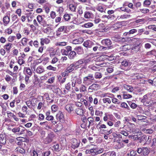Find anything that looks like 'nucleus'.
<instances>
[{
  "instance_id": "f257e3e1",
  "label": "nucleus",
  "mask_w": 156,
  "mask_h": 156,
  "mask_svg": "<svg viewBox=\"0 0 156 156\" xmlns=\"http://www.w3.org/2000/svg\"><path fill=\"white\" fill-rule=\"evenodd\" d=\"M94 80V77L93 74H90L87 76L83 77V83L86 86H88L93 83V81Z\"/></svg>"
},
{
  "instance_id": "f03ea898",
  "label": "nucleus",
  "mask_w": 156,
  "mask_h": 156,
  "mask_svg": "<svg viewBox=\"0 0 156 156\" xmlns=\"http://www.w3.org/2000/svg\"><path fill=\"white\" fill-rule=\"evenodd\" d=\"M26 129L22 126H20L12 129V131L15 133L20 135L25 133Z\"/></svg>"
},
{
  "instance_id": "7ed1b4c3",
  "label": "nucleus",
  "mask_w": 156,
  "mask_h": 156,
  "mask_svg": "<svg viewBox=\"0 0 156 156\" xmlns=\"http://www.w3.org/2000/svg\"><path fill=\"white\" fill-rule=\"evenodd\" d=\"M55 137V135L53 132L48 133L47 137L44 139L43 142L45 144H48L51 142Z\"/></svg>"
},
{
  "instance_id": "20e7f679",
  "label": "nucleus",
  "mask_w": 156,
  "mask_h": 156,
  "mask_svg": "<svg viewBox=\"0 0 156 156\" xmlns=\"http://www.w3.org/2000/svg\"><path fill=\"white\" fill-rule=\"evenodd\" d=\"M80 141L75 138H73L72 140L71 147L73 149L78 148L80 145Z\"/></svg>"
},
{
  "instance_id": "39448f33",
  "label": "nucleus",
  "mask_w": 156,
  "mask_h": 156,
  "mask_svg": "<svg viewBox=\"0 0 156 156\" xmlns=\"http://www.w3.org/2000/svg\"><path fill=\"white\" fill-rule=\"evenodd\" d=\"M72 50V47L70 46H67L65 47V49H62L61 52L63 55H68L69 52Z\"/></svg>"
},
{
  "instance_id": "423d86ee",
  "label": "nucleus",
  "mask_w": 156,
  "mask_h": 156,
  "mask_svg": "<svg viewBox=\"0 0 156 156\" xmlns=\"http://www.w3.org/2000/svg\"><path fill=\"white\" fill-rule=\"evenodd\" d=\"M37 20L38 23L44 27L49 26L45 21H43V17L41 16L38 15L37 17Z\"/></svg>"
},
{
  "instance_id": "0eeeda50",
  "label": "nucleus",
  "mask_w": 156,
  "mask_h": 156,
  "mask_svg": "<svg viewBox=\"0 0 156 156\" xmlns=\"http://www.w3.org/2000/svg\"><path fill=\"white\" fill-rule=\"evenodd\" d=\"M131 63L129 60L128 59H125L121 62L122 65L124 67H128L127 70L129 69V67L131 66Z\"/></svg>"
},
{
  "instance_id": "6e6552de",
  "label": "nucleus",
  "mask_w": 156,
  "mask_h": 156,
  "mask_svg": "<svg viewBox=\"0 0 156 156\" xmlns=\"http://www.w3.org/2000/svg\"><path fill=\"white\" fill-rule=\"evenodd\" d=\"M7 117L9 119H12L13 118L15 121L17 122L19 120L18 119L13 113L10 112L9 111H7Z\"/></svg>"
},
{
  "instance_id": "1a4fd4ad",
  "label": "nucleus",
  "mask_w": 156,
  "mask_h": 156,
  "mask_svg": "<svg viewBox=\"0 0 156 156\" xmlns=\"http://www.w3.org/2000/svg\"><path fill=\"white\" fill-rule=\"evenodd\" d=\"M83 45L87 48H91L94 45V43L90 40H87L83 43Z\"/></svg>"
},
{
  "instance_id": "9d476101",
  "label": "nucleus",
  "mask_w": 156,
  "mask_h": 156,
  "mask_svg": "<svg viewBox=\"0 0 156 156\" xmlns=\"http://www.w3.org/2000/svg\"><path fill=\"white\" fill-rule=\"evenodd\" d=\"M56 118L57 120H59L60 122L63 121L64 119V115L62 112L59 111L56 115Z\"/></svg>"
},
{
  "instance_id": "9b49d317",
  "label": "nucleus",
  "mask_w": 156,
  "mask_h": 156,
  "mask_svg": "<svg viewBox=\"0 0 156 156\" xmlns=\"http://www.w3.org/2000/svg\"><path fill=\"white\" fill-rule=\"evenodd\" d=\"M101 43L103 45L108 46V47L112 44V42L110 39H107L103 40L101 41Z\"/></svg>"
},
{
  "instance_id": "f8f14e48",
  "label": "nucleus",
  "mask_w": 156,
  "mask_h": 156,
  "mask_svg": "<svg viewBox=\"0 0 156 156\" xmlns=\"http://www.w3.org/2000/svg\"><path fill=\"white\" fill-rule=\"evenodd\" d=\"M76 69L74 63L70 64L66 69V72L68 73H71L75 69Z\"/></svg>"
},
{
  "instance_id": "ddd939ff",
  "label": "nucleus",
  "mask_w": 156,
  "mask_h": 156,
  "mask_svg": "<svg viewBox=\"0 0 156 156\" xmlns=\"http://www.w3.org/2000/svg\"><path fill=\"white\" fill-rule=\"evenodd\" d=\"M69 58L71 59H74L76 56V53L74 51H71L69 52L68 55Z\"/></svg>"
},
{
  "instance_id": "4468645a",
  "label": "nucleus",
  "mask_w": 156,
  "mask_h": 156,
  "mask_svg": "<svg viewBox=\"0 0 156 156\" xmlns=\"http://www.w3.org/2000/svg\"><path fill=\"white\" fill-rule=\"evenodd\" d=\"M45 71L44 67L41 66H38L36 69V72L38 74H41Z\"/></svg>"
},
{
  "instance_id": "2eb2a0df",
  "label": "nucleus",
  "mask_w": 156,
  "mask_h": 156,
  "mask_svg": "<svg viewBox=\"0 0 156 156\" xmlns=\"http://www.w3.org/2000/svg\"><path fill=\"white\" fill-rule=\"evenodd\" d=\"M10 21V17L8 16H4L3 19V22L4 26H6L9 23Z\"/></svg>"
},
{
  "instance_id": "dca6fc26",
  "label": "nucleus",
  "mask_w": 156,
  "mask_h": 156,
  "mask_svg": "<svg viewBox=\"0 0 156 156\" xmlns=\"http://www.w3.org/2000/svg\"><path fill=\"white\" fill-rule=\"evenodd\" d=\"M74 63L76 69L80 67L81 65L83 64V62L82 59H81L75 62H74Z\"/></svg>"
},
{
  "instance_id": "f3484780",
  "label": "nucleus",
  "mask_w": 156,
  "mask_h": 156,
  "mask_svg": "<svg viewBox=\"0 0 156 156\" xmlns=\"http://www.w3.org/2000/svg\"><path fill=\"white\" fill-rule=\"evenodd\" d=\"M98 85L94 83L89 87L88 90L90 92H92L93 90H97L98 88Z\"/></svg>"
},
{
  "instance_id": "a211bd4d",
  "label": "nucleus",
  "mask_w": 156,
  "mask_h": 156,
  "mask_svg": "<svg viewBox=\"0 0 156 156\" xmlns=\"http://www.w3.org/2000/svg\"><path fill=\"white\" fill-rule=\"evenodd\" d=\"M49 123L48 122L46 121L44 122H41L40 123V125L42 126V127L45 129L48 130L51 128L50 126H49Z\"/></svg>"
},
{
  "instance_id": "6ab92c4d",
  "label": "nucleus",
  "mask_w": 156,
  "mask_h": 156,
  "mask_svg": "<svg viewBox=\"0 0 156 156\" xmlns=\"http://www.w3.org/2000/svg\"><path fill=\"white\" fill-rule=\"evenodd\" d=\"M76 113L78 115H83L85 112V111L82 108H77L75 110Z\"/></svg>"
},
{
  "instance_id": "aec40b11",
  "label": "nucleus",
  "mask_w": 156,
  "mask_h": 156,
  "mask_svg": "<svg viewBox=\"0 0 156 156\" xmlns=\"http://www.w3.org/2000/svg\"><path fill=\"white\" fill-rule=\"evenodd\" d=\"M12 43H8L3 46V48L7 52H9L12 48Z\"/></svg>"
},
{
  "instance_id": "412c9836",
  "label": "nucleus",
  "mask_w": 156,
  "mask_h": 156,
  "mask_svg": "<svg viewBox=\"0 0 156 156\" xmlns=\"http://www.w3.org/2000/svg\"><path fill=\"white\" fill-rule=\"evenodd\" d=\"M74 50L76 51L77 53L79 55L82 54L83 53V50L80 46L76 47L74 48Z\"/></svg>"
},
{
  "instance_id": "4be33fe9",
  "label": "nucleus",
  "mask_w": 156,
  "mask_h": 156,
  "mask_svg": "<svg viewBox=\"0 0 156 156\" xmlns=\"http://www.w3.org/2000/svg\"><path fill=\"white\" fill-rule=\"evenodd\" d=\"M50 41V40L48 38H41V44L42 46H43L44 44H49Z\"/></svg>"
},
{
  "instance_id": "5701e85b",
  "label": "nucleus",
  "mask_w": 156,
  "mask_h": 156,
  "mask_svg": "<svg viewBox=\"0 0 156 156\" xmlns=\"http://www.w3.org/2000/svg\"><path fill=\"white\" fill-rule=\"evenodd\" d=\"M25 73L27 74L29 76H31L32 75V72L31 69L29 67H24L23 70Z\"/></svg>"
},
{
  "instance_id": "b1692460",
  "label": "nucleus",
  "mask_w": 156,
  "mask_h": 156,
  "mask_svg": "<svg viewBox=\"0 0 156 156\" xmlns=\"http://www.w3.org/2000/svg\"><path fill=\"white\" fill-rule=\"evenodd\" d=\"M123 87L124 89L129 92H133V87L131 86L124 84Z\"/></svg>"
},
{
  "instance_id": "393cba45",
  "label": "nucleus",
  "mask_w": 156,
  "mask_h": 156,
  "mask_svg": "<svg viewBox=\"0 0 156 156\" xmlns=\"http://www.w3.org/2000/svg\"><path fill=\"white\" fill-rule=\"evenodd\" d=\"M73 105L72 104H69L67 105L65 107L66 110L69 113H70L73 110Z\"/></svg>"
},
{
  "instance_id": "a878e982",
  "label": "nucleus",
  "mask_w": 156,
  "mask_h": 156,
  "mask_svg": "<svg viewBox=\"0 0 156 156\" xmlns=\"http://www.w3.org/2000/svg\"><path fill=\"white\" fill-rule=\"evenodd\" d=\"M112 39L113 41L116 42L120 41L122 40V39H124V38H122L119 35H116L112 37Z\"/></svg>"
},
{
  "instance_id": "bb28decb",
  "label": "nucleus",
  "mask_w": 156,
  "mask_h": 156,
  "mask_svg": "<svg viewBox=\"0 0 156 156\" xmlns=\"http://www.w3.org/2000/svg\"><path fill=\"white\" fill-rule=\"evenodd\" d=\"M0 140L2 144L4 145L6 143V137L2 134H0Z\"/></svg>"
},
{
  "instance_id": "cd10ccee",
  "label": "nucleus",
  "mask_w": 156,
  "mask_h": 156,
  "mask_svg": "<svg viewBox=\"0 0 156 156\" xmlns=\"http://www.w3.org/2000/svg\"><path fill=\"white\" fill-rule=\"evenodd\" d=\"M15 150L18 153H20L21 154H24L25 152V150L20 147H17Z\"/></svg>"
},
{
  "instance_id": "c85d7f7f",
  "label": "nucleus",
  "mask_w": 156,
  "mask_h": 156,
  "mask_svg": "<svg viewBox=\"0 0 156 156\" xmlns=\"http://www.w3.org/2000/svg\"><path fill=\"white\" fill-rule=\"evenodd\" d=\"M83 42V39L79 38L73 40L72 41V43L74 44H78L81 43Z\"/></svg>"
},
{
  "instance_id": "c756f323",
  "label": "nucleus",
  "mask_w": 156,
  "mask_h": 156,
  "mask_svg": "<svg viewBox=\"0 0 156 156\" xmlns=\"http://www.w3.org/2000/svg\"><path fill=\"white\" fill-rule=\"evenodd\" d=\"M91 146H92V147L91 149L92 150L93 153L96 154H98V147L93 145H92Z\"/></svg>"
},
{
  "instance_id": "7c9ffc66",
  "label": "nucleus",
  "mask_w": 156,
  "mask_h": 156,
  "mask_svg": "<svg viewBox=\"0 0 156 156\" xmlns=\"http://www.w3.org/2000/svg\"><path fill=\"white\" fill-rule=\"evenodd\" d=\"M11 19L13 21H16L15 23H17L19 20L17 16L15 14H13L11 15Z\"/></svg>"
},
{
  "instance_id": "2f4dec72",
  "label": "nucleus",
  "mask_w": 156,
  "mask_h": 156,
  "mask_svg": "<svg viewBox=\"0 0 156 156\" xmlns=\"http://www.w3.org/2000/svg\"><path fill=\"white\" fill-rule=\"evenodd\" d=\"M118 133L125 136H127L128 135V133L125 130L122 129L121 128L118 130Z\"/></svg>"
},
{
  "instance_id": "473e14b6",
  "label": "nucleus",
  "mask_w": 156,
  "mask_h": 156,
  "mask_svg": "<svg viewBox=\"0 0 156 156\" xmlns=\"http://www.w3.org/2000/svg\"><path fill=\"white\" fill-rule=\"evenodd\" d=\"M83 62V64L85 66L87 65V64H89L91 61V59L89 58H84L82 59Z\"/></svg>"
},
{
  "instance_id": "72a5a7b5",
  "label": "nucleus",
  "mask_w": 156,
  "mask_h": 156,
  "mask_svg": "<svg viewBox=\"0 0 156 156\" xmlns=\"http://www.w3.org/2000/svg\"><path fill=\"white\" fill-rule=\"evenodd\" d=\"M149 152V150L147 147H143L142 154L144 155H147Z\"/></svg>"
},
{
  "instance_id": "f704fd0d",
  "label": "nucleus",
  "mask_w": 156,
  "mask_h": 156,
  "mask_svg": "<svg viewBox=\"0 0 156 156\" xmlns=\"http://www.w3.org/2000/svg\"><path fill=\"white\" fill-rule=\"evenodd\" d=\"M92 16V14L89 12H85L84 17L85 18L88 19L91 18Z\"/></svg>"
},
{
  "instance_id": "c9c22d12",
  "label": "nucleus",
  "mask_w": 156,
  "mask_h": 156,
  "mask_svg": "<svg viewBox=\"0 0 156 156\" xmlns=\"http://www.w3.org/2000/svg\"><path fill=\"white\" fill-rule=\"evenodd\" d=\"M75 83H76L77 84H80L82 83V80L80 77H75Z\"/></svg>"
},
{
  "instance_id": "e433bc0d",
  "label": "nucleus",
  "mask_w": 156,
  "mask_h": 156,
  "mask_svg": "<svg viewBox=\"0 0 156 156\" xmlns=\"http://www.w3.org/2000/svg\"><path fill=\"white\" fill-rule=\"evenodd\" d=\"M94 77L96 79H100L102 77V74L101 73L97 72L95 73Z\"/></svg>"
},
{
  "instance_id": "4c0bfd02",
  "label": "nucleus",
  "mask_w": 156,
  "mask_h": 156,
  "mask_svg": "<svg viewBox=\"0 0 156 156\" xmlns=\"http://www.w3.org/2000/svg\"><path fill=\"white\" fill-rule=\"evenodd\" d=\"M67 42H57L55 43V45L57 46H65L67 45Z\"/></svg>"
},
{
  "instance_id": "58836bf2",
  "label": "nucleus",
  "mask_w": 156,
  "mask_h": 156,
  "mask_svg": "<svg viewBox=\"0 0 156 156\" xmlns=\"http://www.w3.org/2000/svg\"><path fill=\"white\" fill-rule=\"evenodd\" d=\"M51 109L52 112H56L58 109V107L55 105H53L51 106Z\"/></svg>"
},
{
  "instance_id": "ea45409f",
  "label": "nucleus",
  "mask_w": 156,
  "mask_h": 156,
  "mask_svg": "<svg viewBox=\"0 0 156 156\" xmlns=\"http://www.w3.org/2000/svg\"><path fill=\"white\" fill-rule=\"evenodd\" d=\"M69 8L72 12H74L76 11V6L73 4H70L69 5Z\"/></svg>"
},
{
  "instance_id": "a19ab883",
  "label": "nucleus",
  "mask_w": 156,
  "mask_h": 156,
  "mask_svg": "<svg viewBox=\"0 0 156 156\" xmlns=\"http://www.w3.org/2000/svg\"><path fill=\"white\" fill-rule=\"evenodd\" d=\"M96 9L101 12H103L105 10V9L102 6L100 5H99L97 6Z\"/></svg>"
},
{
  "instance_id": "79ce46f5",
  "label": "nucleus",
  "mask_w": 156,
  "mask_h": 156,
  "mask_svg": "<svg viewBox=\"0 0 156 156\" xmlns=\"http://www.w3.org/2000/svg\"><path fill=\"white\" fill-rule=\"evenodd\" d=\"M80 101L83 103L86 107H88L89 106V105H90V104H89L87 100L83 99V98H81Z\"/></svg>"
},
{
  "instance_id": "37998d69",
  "label": "nucleus",
  "mask_w": 156,
  "mask_h": 156,
  "mask_svg": "<svg viewBox=\"0 0 156 156\" xmlns=\"http://www.w3.org/2000/svg\"><path fill=\"white\" fill-rule=\"evenodd\" d=\"M128 103L130 107L133 109H135L137 106V105L136 104L131 101H129Z\"/></svg>"
},
{
  "instance_id": "c03bdc74",
  "label": "nucleus",
  "mask_w": 156,
  "mask_h": 156,
  "mask_svg": "<svg viewBox=\"0 0 156 156\" xmlns=\"http://www.w3.org/2000/svg\"><path fill=\"white\" fill-rule=\"evenodd\" d=\"M67 27L65 26H61L58 29V32H62L64 30H66Z\"/></svg>"
},
{
  "instance_id": "a18cd8bd",
  "label": "nucleus",
  "mask_w": 156,
  "mask_h": 156,
  "mask_svg": "<svg viewBox=\"0 0 156 156\" xmlns=\"http://www.w3.org/2000/svg\"><path fill=\"white\" fill-rule=\"evenodd\" d=\"M121 107L122 108H126L127 109L129 110L130 108L126 103L124 102H122L121 104Z\"/></svg>"
},
{
  "instance_id": "49530a36",
  "label": "nucleus",
  "mask_w": 156,
  "mask_h": 156,
  "mask_svg": "<svg viewBox=\"0 0 156 156\" xmlns=\"http://www.w3.org/2000/svg\"><path fill=\"white\" fill-rule=\"evenodd\" d=\"M34 84H37L39 83L40 82V79L38 78L37 76L36 75H34Z\"/></svg>"
},
{
  "instance_id": "de8ad7c7",
  "label": "nucleus",
  "mask_w": 156,
  "mask_h": 156,
  "mask_svg": "<svg viewBox=\"0 0 156 156\" xmlns=\"http://www.w3.org/2000/svg\"><path fill=\"white\" fill-rule=\"evenodd\" d=\"M102 101L104 103L107 102L110 104L111 103V101L109 98H105L102 99Z\"/></svg>"
},
{
  "instance_id": "09e8293b",
  "label": "nucleus",
  "mask_w": 156,
  "mask_h": 156,
  "mask_svg": "<svg viewBox=\"0 0 156 156\" xmlns=\"http://www.w3.org/2000/svg\"><path fill=\"white\" fill-rule=\"evenodd\" d=\"M101 123V122H100L97 125V127L99 129H100V130H101V128H106V126L104 124H101V125H100V124Z\"/></svg>"
},
{
  "instance_id": "8fccbe9b",
  "label": "nucleus",
  "mask_w": 156,
  "mask_h": 156,
  "mask_svg": "<svg viewBox=\"0 0 156 156\" xmlns=\"http://www.w3.org/2000/svg\"><path fill=\"white\" fill-rule=\"evenodd\" d=\"M44 32L47 34H50L52 32V29L49 27L44 29Z\"/></svg>"
},
{
  "instance_id": "3c124183",
  "label": "nucleus",
  "mask_w": 156,
  "mask_h": 156,
  "mask_svg": "<svg viewBox=\"0 0 156 156\" xmlns=\"http://www.w3.org/2000/svg\"><path fill=\"white\" fill-rule=\"evenodd\" d=\"M156 53V51L155 50H154L148 52L147 53V55H155Z\"/></svg>"
},
{
  "instance_id": "603ef678",
  "label": "nucleus",
  "mask_w": 156,
  "mask_h": 156,
  "mask_svg": "<svg viewBox=\"0 0 156 156\" xmlns=\"http://www.w3.org/2000/svg\"><path fill=\"white\" fill-rule=\"evenodd\" d=\"M93 26V23H88L83 25L84 27L86 28H89Z\"/></svg>"
},
{
  "instance_id": "864d4df0",
  "label": "nucleus",
  "mask_w": 156,
  "mask_h": 156,
  "mask_svg": "<svg viewBox=\"0 0 156 156\" xmlns=\"http://www.w3.org/2000/svg\"><path fill=\"white\" fill-rule=\"evenodd\" d=\"M80 92H84L86 91V87L83 85H81L80 88Z\"/></svg>"
},
{
  "instance_id": "5fc2aeb1",
  "label": "nucleus",
  "mask_w": 156,
  "mask_h": 156,
  "mask_svg": "<svg viewBox=\"0 0 156 156\" xmlns=\"http://www.w3.org/2000/svg\"><path fill=\"white\" fill-rule=\"evenodd\" d=\"M47 69L48 70H52L53 71H55L56 70V68L54 67L51 65H49L47 67Z\"/></svg>"
},
{
  "instance_id": "6e6d98bb",
  "label": "nucleus",
  "mask_w": 156,
  "mask_h": 156,
  "mask_svg": "<svg viewBox=\"0 0 156 156\" xmlns=\"http://www.w3.org/2000/svg\"><path fill=\"white\" fill-rule=\"evenodd\" d=\"M15 37V36H10L8 38L7 40L9 42H12L14 40Z\"/></svg>"
},
{
  "instance_id": "4d7b16f0",
  "label": "nucleus",
  "mask_w": 156,
  "mask_h": 156,
  "mask_svg": "<svg viewBox=\"0 0 156 156\" xmlns=\"http://www.w3.org/2000/svg\"><path fill=\"white\" fill-rule=\"evenodd\" d=\"M130 16L131 15L129 14H124L120 16V18L122 19H126L129 18Z\"/></svg>"
},
{
  "instance_id": "13d9d810",
  "label": "nucleus",
  "mask_w": 156,
  "mask_h": 156,
  "mask_svg": "<svg viewBox=\"0 0 156 156\" xmlns=\"http://www.w3.org/2000/svg\"><path fill=\"white\" fill-rule=\"evenodd\" d=\"M140 11L143 13L145 14L149 12V10L147 9H140Z\"/></svg>"
},
{
  "instance_id": "bf43d9fd",
  "label": "nucleus",
  "mask_w": 156,
  "mask_h": 156,
  "mask_svg": "<svg viewBox=\"0 0 156 156\" xmlns=\"http://www.w3.org/2000/svg\"><path fill=\"white\" fill-rule=\"evenodd\" d=\"M98 67L93 65H90L88 66V68L92 70L96 71L98 69Z\"/></svg>"
},
{
  "instance_id": "052dcab7",
  "label": "nucleus",
  "mask_w": 156,
  "mask_h": 156,
  "mask_svg": "<svg viewBox=\"0 0 156 156\" xmlns=\"http://www.w3.org/2000/svg\"><path fill=\"white\" fill-rule=\"evenodd\" d=\"M51 154V152L49 151H47L43 152L42 156H48Z\"/></svg>"
},
{
  "instance_id": "680f3d73",
  "label": "nucleus",
  "mask_w": 156,
  "mask_h": 156,
  "mask_svg": "<svg viewBox=\"0 0 156 156\" xmlns=\"http://www.w3.org/2000/svg\"><path fill=\"white\" fill-rule=\"evenodd\" d=\"M64 18L66 21H68L70 19V16L68 14H65L64 16Z\"/></svg>"
},
{
  "instance_id": "e2e57ef3",
  "label": "nucleus",
  "mask_w": 156,
  "mask_h": 156,
  "mask_svg": "<svg viewBox=\"0 0 156 156\" xmlns=\"http://www.w3.org/2000/svg\"><path fill=\"white\" fill-rule=\"evenodd\" d=\"M59 145L58 144H56L53 146V147L55 151H59Z\"/></svg>"
},
{
  "instance_id": "0e129e2a",
  "label": "nucleus",
  "mask_w": 156,
  "mask_h": 156,
  "mask_svg": "<svg viewBox=\"0 0 156 156\" xmlns=\"http://www.w3.org/2000/svg\"><path fill=\"white\" fill-rule=\"evenodd\" d=\"M120 87L117 86L114 87L112 90V92L113 93H115L119 90Z\"/></svg>"
},
{
  "instance_id": "69168bd1",
  "label": "nucleus",
  "mask_w": 156,
  "mask_h": 156,
  "mask_svg": "<svg viewBox=\"0 0 156 156\" xmlns=\"http://www.w3.org/2000/svg\"><path fill=\"white\" fill-rule=\"evenodd\" d=\"M55 79L54 77H51L48 80L47 82L49 83H52L54 82Z\"/></svg>"
},
{
  "instance_id": "338daca9",
  "label": "nucleus",
  "mask_w": 156,
  "mask_h": 156,
  "mask_svg": "<svg viewBox=\"0 0 156 156\" xmlns=\"http://www.w3.org/2000/svg\"><path fill=\"white\" fill-rule=\"evenodd\" d=\"M88 120L89 122V126L93 125L94 119L92 118H88Z\"/></svg>"
},
{
  "instance_id": "774afa93",
  "label": "nucleus",
  "mask_w": 156,
  "mask_h": 156,
  "mask_svg": "<svg viewBox=\"0 0 156 156\" xmlns=\"http://www.w3.org/2000/svg\"><path fill=\"white\" fill-rule=\"evenodd\" d=\"M101 20V19L98 17H97L95 18L94 22L95 23L97 24L99 23Z\"/></svg>"
}]
</instances>
